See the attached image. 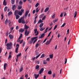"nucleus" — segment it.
<instances>
[{
    "label": "nucleus",
    "instance_id": "6e6d98bb",
    "mask_svg": "<svg viewBox=\"0 0 79 79\" xmlns=\"http://www.w3.org/2000/svg\"><path fill=\"white\" fill-rule=\"evenodd\" d=\"M56 27H57V25H56L55 26V27L54 28V30H55V29H56Z\"/></svg>",
    "mask_w": 79,
    "mask_h": 79
},
{
    "label": "nucleus",
    "instance_id": "1a4fd4ad",
    "mask_svg": "<svg viewBox=\"0 0 79 79\" xmlns=\"http://www.w3.org/2000/svg\"><path fill=\"white\" fill-rule=\"evenodd\" d=\"M16 8V5H14L12 7V10H13V11H15Z\"/></svg>",
    "mask_w": 79,
    "mask_h": 79
},
{
    "label": "nucleus",
    "instance_id": "412c9836",
    "mask_svg": "<svg viewBox=\"0 0 79 79\" xmlns=\"http://www.w3.org/2000/svg\"><path fill=\"white\" fill-rule=\"evenodd\" d=\"M39 68H40V67L38 65H37L35 66V69H39Z\"/></svg>",
    "mask_w": 79,
    "mask_h": 79
},
{
    "label": "nucleus",
    "instance_id": "cd10ccee",
    "mask_svg": "<svg viewBox=\"0 0 79 79\" xmlns=\"http://www.w3.org/2000/svg\"><path fill=\"white\" fill-rule=\"evenodd\" d=\"M49 56H50V58H51V59H52L53 57V54H52V55H50Z\"/></svg>",
    "mask_w": 79,
    "mask_h": 79
},
{
    "label": "nucleus",
    "instance_id": "f03ea898",
    "mask_svg": "<svg viewBox=\"0 0 79 79\" xmlns=\"http://www.w3.org/2000/svg\"><path fill=\"white\" fill-rule=\"evenodd\" d=\"M34 31L35 32V35H37L38 34H39V31H37V29H35L34 30Z\"/></svg>",
    "mask_w": 79,
    "mask_h": 79
},
{
    "label": "nucleus",
    "instance_id": "473e14b6",
    "mask_svg": "<svg viewBox=\"0 0 79 79\" xmlns=\"http://www.w3.org/2000/svg\"><path fill=\"white\" fill-rule=\"evenodd\" d=\"M21 55V53H20L19 54L17 55L16 56L17 58V59L18 58V57H19V56H20Z\"/></svg>",
    "mask_w": 79,
    "mask_h": 79
},
{
    "label": "nucleus",
    "instance_id": "7c9ffc66",
    "mask_svg": "<svg viewBox=\"0 0 79 79\" xmlns=\"http://www.w3.org/2000/svg\"><path fill=\"white\" fill-rule=\"evenodd\" d=\"M19 70H20V72H22V71H23V67H21L20 68V69H19Z\"/></svg>",
    "mask_w": 79,
    "mask_h": 79
},
{
    "label": "nucleus",
    "instance_id": "393cba45",
    "mask_svg": "<svg viewBox=\"0 0 79 79\" xmlns=\"http://www.w3.org/2000/svg\"><path fill=\"white\" fill-rule=\"evenodd\" d=\"M39 41L37 42V43L36 44L35 47L37 48L39 47Z\"/></svg>",
    "mask_w": 79,
    "mask_h": 79
},
{
    "label": "nucleus",
    "instance_id": "a211bd4d",
    "mask_svg": "<svg viewBox=\"0 0 79 79\" xmlns=\"http://www.w3.org/2000/svg\"><path fill=\"white\" fill-rule=\"evenodd\" d=\"M19 49V47H17L16 48L15 50V52L17 53H18V49Z\"/></svg>",
    "mask_w": 79,
    "mask_h": 79
},
{
    "label": "nucleus",
    "instance_id": "3c124183",
    "mask_svg": "<svg viewBox=\"0 0 79 79\" xmlns=\"http://www.w3.org/2000/svg\"><path fill=\"white\" fill-rule=\"evenodd\" d=\"M56 75V74H55V73H54L53 74L52 76H53V78H54V77H55Z\"/></svg>",
    "mask_w": 79,
    "mask_h": 79
},
{
    "label": "nucleus",
    "instance_id": "6e6552de",
    "mask_svg": "<svg viewBox=\"0 0 79 79\" xmlns=\"http://www.w3.org/2000/svg\"><path fill=\"white\" fill-rule=\"evenodd\" d=\"M19 13V11L18 10H15V15H18Z\"/></svg>",
    "mask_w": 79,
    "mask_h": 79
},
{
    "label": "nucleus",
    "instance_id": "a19ab883",
    "mask_svg": "<svg viewBox=\"0 0 79 79\" xmlns=\"http://www.w3.org/2000/svg\"><path fill=\"white\" fill-rule=\"evenodd\" d=\"M48 74H52V71H51V70L49 71L48 72Z\"/></svg>",
    "mask_w": 79,
    "mask_h": 79
},
{
    "label": "nucleus",
    "instance_id": "7ed1b4c3",
    "mask_svg": "<svg viewBox=\"0 0 79 79\" xmlns=\"http://www.w3.org/2000/svg\"><path fill=\"white\" fill-rule=\"evenodd\" d=\"M44 68H42L40 69V70L39 71V74H42V73H43V72L44 71Z\"/></svg>",
    "mask_w": 79,
    "mask_h": 79
},
{
    "label": "nucleus",
    "instance_id": "49530a36",
    "mask_svg": "<svg viewBox=\"0 0 79 79\" xmlns=\"http://www.w3.org/2000/svg\"><path fill=\"white\" fill-rule=\"evenodd\" d=\"M25 77H26V79H27L28 77V74H26Z\"/></svg>",
    "mask_w": 79,
    "mask_h": 79
},
{
    "label": "nucleus",
    "instance_id": "c85d7f7f",
    "mask_svg": "<svg viewBox=\"0 0 79 79\" xmlns=\"http://www.w3.org/2000/svg\"><path fill=\"white\" fill-rule=\"evenodd\" d=\"M48 27H47V28H46L44 32V33H46V32H48V31H47V30H48Z\"/></svg>",
    "mask_w": 79,
    "mask_h": 79
},
{
    "label": "nucleus",
    "instance_id": "0e129e2a",
    "mask_svg": "<svg viewBox=\"0 0 79 79\" xmlns=\"http://www.w3.org/2000/svg\"><path fill=\"white\" fill-rule=\"evenodd\" d=\"M35 10H34L33 11L32 13L33 14H35Z\"/></svg>",
    "mask_w": 79,
    "mask_h": 79
},
{
    "label": "nucleus",
    "instance_id": "4d7b16f0",
    "mask_svg": "<svg viewBox=\"0 0 79 79\" xmlns=\"http://www.w3.org/2000/svg\"><path fill=\"white\" fill-rule=\"evenodd\" d=\"M46 60L48 61H50V58H48L46 59Z\"/></svg>",
    "mask_w": 79,
    "mask_h": 79
},
{
    "label": "nucleus",
    "instance_id": "c9c22d12",
    "mask_svg": "<svg viewBox=\"0 0 79 79\" xmlns=\"http://www.w3.org/2000/svg\"><path fill=\"white\" fill-rule=\"evenodd\" d=\"M13 14V13L11 11H10L8 13V16H10V15H12Z\"/></svg>",
    "mask_w": 79,
    "mask_h": 79
},
{
    "label": "nucleus",
    "instance_id": "a878e982",
    "mask_svg": "<svg viewBox=\"0 0 79 79\" xmlns=\"http://www.w3.org/2000/svg\"><path fill=\"white\" fill-rule=\"evenodd\" d=\"M43 23V21L41 20V19H40L38 21V24H39V23Z\"/></svg>",
    "mask_w": 79,
    "mask_h": 79
},
{
    "label": "nucleus",
    "instance_id": "8fccbe9b",
    "mask_svg": "<svg viewBox=\"0 0 79 79\" xmlns=\"http://www.w3.org/2000/svg\"><path fill=\"white\" fill-rule=\"evenodd\" d=\"M66 63H67V59L66 58H65L64 64H66Z\"/></svg>",
    "mask_w": 79,
    "mask_h": 79
},
{
    "label": "nucleus",
    "instance_id": "4c0bfd02",
    "mask_svg": "<svg viewBox=\"0 0 79 79\" xmlns=\"http://www.w3.org/2000/svg\"><path fill=\"white\" fill-rule=\"evenodd\" d=\"M21 8H22V6H18V10H21Z\"/></svg>",
    "mask_w": 79,
    "mask_h": 79
},
{
    "label": "nucleus",
    "instance_id": "f704fd0d",
    "mask_svg": "<svg viewBox=\"0 0 79 79\" xmlns=\"http://www.w3.org/2000/svg\"><path fill=\"white\" fill-rule=\"evenodd\" d=\"M8 8V7L7 6H6L4 8V11L6 12V10H7V9Z\"/></svg>",
    "mask_w": 79,
    "mask_h": 79
},
{
    "label": "nucleus",
    "instance_id": "9b49d317",
    "mask_svg": "<svg viewBox=\"0 0 79 79\" xmlns=\"http://www.w3.org/2000/svg\"><path fill=\"white\" fill-rule=\"evenodd\" d=\"M19 32H21V33L23 32L24 31V29H23V28H21L20 30H19Z\"/></svg>",
    "mask_w": 79,
    "mask_h": 79
},
{
    "label": "nucleus",
    "instance_id": "bf43d9fd",
    "mask_svg": "<svg viewBox=\"0 0 79 79\" xmlns=\"http://www.w3.org/2000/svg\"><path fill=\"white\" fill-rule=\"evenodd\" d=\"M57 21H58V19H56L55 20L53 21V22H54V23H55V22H56Z\"/></svg>",
    "mask_w": 79,
    "mask_h": 79
},
{
    "label": "nucleus",
    "instance_id": "6ab92c4d",
    "mask_svg": "<svg viewBox=\"0 0 79 79\" xmlns=\"http://www.w3.org/2000/svg\"><path fill=\"white\" fill-rule=\"evenodd\" d=\"M76 16H77V11H75L74 13V18H76Z\"/></svg>",
    "mask_w": 79,
    "mask_h": 79
},
{
    "label": "nucleus",
    "instance_id": "c03bdc74",
    "mask_svg": "<svg viewBox=\"0 0 79 79\" xmlns=\"http://www.w3.org/2000/svg\"><path fill=\"white\" fill-rule=\"evenodd\" d=\"M33 42L34 41H32V40H30V42H29V43L30 44H32V43H33Z\"/></svg>",
    "mask_w": 79,
    "mask_h": 79
},
{
    "label": "nucleus",
    "instance_id": "c756f323",
    "mask_svg": "<svg viewBox=\"0 0 79 79\" xmlns=\"http://www.w3.org/2000/svg\"><path fill=\"white\" fill-rule=\"evenodd\" d=\"M18 15H20V16H21V15H23V13H22V12H21V11L19 12Z\"/></svg>",
    "mask_w": 79,
    "mask_h": 79
},
{
    "label": "nucleus",
    "instance_id": "5701e85b",
    "mask_svg": "<svg viewBox=\"0 0 79 79\" xmlns=\"http://www.w3.org/2000/svg\"><path fill=\"white\" fill-rule=\"evenodd\" d=\"M15 2V0H11V3L12 5H13Z\"/></svg>",
    "mask_w": 79,
    "mask_h": 79
},
{
    "label": "nucleus",
    "instance_id": "72a5a7b5",
    "mask_svg": "<svg viewBox=\"0 0 79 79\" xmlns=\"http://www.w3.org/2000/svg\"><path fill=\"white\" fill-rule=\"evenodd\" d=\"M44 16V14H42L40 16V19Z\"/></svg>",
    "mask_w": 79,
    "mask_h": 79
},
{
    "label": "nucleus",
    "instance_id": "423d86ee",
    "mask_svg": "<svg viewBox=\"0 0 79 79\" xmlns=\"http://www.w3.org/2000/svg\"><path fill=\"white\" fill-rule=\"evenodd\" d=\"M23 18L21 17L20 19H19L18 20V22L19 23H22V20H23Z\"/></svg>",
    "mask_w": 79,
    "mask_h": 79
},
{
    "label": "nucleus",
    "instance_id": "ddd939ff",
    "mask_svg": "<svg viewBox=\"0 0 79 79\" xmlns=\"http://www.w3.org/2000/svg\"><path fill=\"white\" fill-rule=\"evenodd\" d=\"M28 13H29V11H26L25 14V17H27V15H28Z\"/></svg>",
    "mask_w": 79,
    "mask_h": 79
},
{
    "label": "nucleus",
    "instance_id": "0eeeda50",
    "mask_svg": "<svg viewBox=\"0 0 79 79\" xmlns=\"http://www.w3.org/2000/svg\"><path fill=\"white\" fill-rule=\"evenodd\" d=\"M34 76H35V79H37L38 77L39 76V74L38 75H36V74H35L34 75Z\"/></svg>",
    "mask_w": 79,
    "mask_h": 79
},
{
    "label": "nucleus",
    "instance_id": "2f4dec72",
    "mask_svg": "<svg viewBox=\"0 0 79 79\" xmlns=\"http://www.w3.org/2000/svg\"><path fill=\"white\" fill-rule=\"evenodd\" d=\"M22 37H23V34H21L20 35V36L19 38V39H21V38H22Z\"/></svg>",
    "mask_w": 79,
    "mask_h": 79
},
{
    "label": "nucleus",
    "instance_id": "5fc2aeb1",
    "mask_svg": "<svg viewBox=\"0 0 79 79\" xmlns=\"http://www.w3.org/2000/svg\"><path fill=\"white\" fill-rule=\"evenodd\" d=\"M66 23H64V24L62 25L61 26V27H64V26H65V24Z\"/></svg>",
    "mask_w": 79,
    "mask_h": 79
},
{
    "label": "nucleus",
    "instance_id": "de8ad7c7",
    "mask_svg": "<svg viewBox=\"0 0 79 79\" xmlns=\"http://www.w3.org/2000/svg\"><path fill=\"white\" fill-rule=\"evenodd\" d=\"M55 14H54V15L52 16V19L55 18Z\"/></svg>",
    "mask_w": 79,
    "mask_h": 79
},
{
    "label": "nucleus",
    "instance_id": "e2e57ef3",
    "mask_svg": "<svg viewBox=\"0 0 79 79\" xmlns=\"http://www.w3.org/2000/svg\"><path fill=\"white\" fill-rule=\"evenodd\" d=\"M37 40H35L34 41V42H33V44H35V42H37Z\"/></svg>",
    "mask_w": 79,
    "mask_h": 79
},
{
    "label": "nucleus",
    "instance_id": "79ce46f5",
    "mask_svg": "<svg viewBox=\"0 0 79 79\" xmlns=\"http://www.w3.org/2000/svg\"><path fill=\"white\" fill-rule=\"evenodd\" d=\"M9 26H12V24H11V22H10V23H9Z\"/></svg>",
    "mask_w": 79,
    "mask_h": 79
},
{
    "label": "nucleus",
    "instance_id": "603ef678",
    "mask_svg": "<svg viewBox=\"0 0 79 79\" xmlns=\"http://www.w3.org/2000/svg\"><path fill=\"white\" fill-rule=\"evenodd\" d=\"M46 18V16H44L43 18H42V20H44V19H45V18Z\"/></svg>",
    "mask_w": 79,
    "mask_h": 79
},
{
    "label": "nucleus",
    "instance_id": "4468645a",
    "mask_svg": "<svg viewBox=\"0 0 79 79\" xmlns=\"http://www.w3.org/2000/svg\"><path fill=\"white\" fill-rule=\"evenodd\" d=\"M48 10H49V7H46L44 10V12H46L47 11H48Z\"/></svg>",
    "mask_w": 79,
    "mask_h": 79
},
{
    "label": "nucleus",
    "instance_id": "864d4df0",
    "mask_svg": "<svg viewBox=\"0 0 79 79\" xmlns=\"http://www.w3.org/2000/svg\"><path fill=\"white\" fill-rule=\"evenodd\" d=\"M25 41H24L23 43L22 47H24V45H25Z\"/></svg>",
    "mask_w": 79,
    "mask_h": 79
},
{
    "label": "nucleus",
    "instance_id": "aec40b11",
    "mask_svg": "<svg viewBox=\"0 0 79 79\" xmlns=\"http://www.w3.org/2000/svg\"><path fill=\"white\" fill-rule=\"evenodd\" d=\"M7 66V64L6 63H5L4 64V70H5V69H6V66Z\"/></svg>",
    "mask_w": 79,
    "mask_h": 79
},
{
    "label": "nucleus",
    "instance_id": "338daca9",
    "mask_svg": "<svg viewBox=\"0 0 79 79\" xmlns=\"http://www.w3.org/2000/svg\"><path fill=\"white\" fill-rule=\"evenodd\" d=\"M63 13H62L61 14H60V17H62V16H63Z\"/></svg>",
    "mask_w": 79,
    "mask_h": 79
},
{
    "label": "nucleus",
    "instance_id": "f257e3e1",
    "mask_svg": "<svg viewBox=\"0 0 79 79\" xmlns=\"http://www.w3.org/2000/svg\"><path fill=\"white\" fill-rule=\"evenodd\" d=\"M12 44L11 42L7 43L6 44L7 50H10V49H11V48H12Z\"/></svg>",
    "mask_w": 79,
    "mask_h": 79
},
{
    "label": "nucleus",
    "instance_id": "a18cd8bd",
    "mask_svg": "<svg viewBox=\"0 0 79 79\" xmlns=\"http://www.w3.org/2000/svg\"><path fill=\"white\" fill-rule=\"evenodd\" d=\"M39 5V4L38 3H36L35 5V7H37Z\"/></svg>",
    "mask_w": 79,
    "mask_h": 79
},
{
    "label": "nucleus",
    "instance_id": "13d9d810",
    "mask_svg": "<svg viewBox=\"0 0 79 79\" xmlns=\"http://www.w3.org/2000/svg\"><path fill=\"white\" fill-rule=\"evenodd\" d=\"M10 58H11V55H10L9 56V57H8L9 60H10Z\"/></svg>",
    "mask_w": 79,
    "mask_h": 79
},
{
    "label": "nucleus",
    "instance_id": "39448f33",
    "mask_svg": "<svg viewBox=\"0 0 79 79\" xmlns=\"http://www.w3.org/2000/svg\"><path fill=\"white\" fill-rule=\"evenodd\" d=\"M29 31H27V30H26L25 32V35H26V36H27V35H29Z\"/></svg>",
    "mask_w": 79,
    "mask_h": 79
},
{
    "label": "nucleus",
    "instance_id": "dca6fc26",
    "mask_svg": "<svg viewBox=\"0 0 79 79\" xmlns=\"http://www.w3.org/2000/svg\"><path fill=\"white\" fill-rule=\"evenodd\" d=\"M9 37L10 39H13V36L12 35H9Z\"/></svg>",
    "mask_w": 79,
    "mask_h": 79
},
{
    "label": "nucleus",
    "instance_id": "37998d69",
    "mask_svg": "<svg viewBox=\"0 0 79 79\" xmlns=\"http://www.w3.org/2000/svg\"><path fill=\"white\" fill-rule=\"evenodd\" d=\"M40 56V54L39 55L36 57V59H37V58H38Z\"/></svg>",
    "mask_w": 79,
    "mask_h": 79
},
{
    "label": "nucleus",
    "instance_id": "09e8293b",
    "mask_svg": "<svg viewBox=\"0 0 79 79\" xmlns=\"http://www.w3.org/2000/svg\"><path fill=\"white\" fill-rule=\"evenodd\" d=\"M51 33H52V31H51L49 33L47 37H49L50 35V34H51Z\"/></svg>",
    "mask_w": 79,
    "mask_h": 79
},
{
    "label": "nucleus",
    "instance_id": "20e7f679",
    "mask_svg": "<svg viewBox=\"0 0 79 79\" xmlns=\"http://www.w3.org/2000/svg\"><path fill=\"white\" fill-rule=\"evenodd\" d=\"M10 20H8V19H7L6 21H5V24L6 25L7 24V23H10Z\"/></svg>",
    "mask_w": 79,
    "mask_h": 79
},
{
    "label": "nucleus",
    "instance_id": "69168bd1",
    "mask_svg": "<svg viewBox=\"0 0 79 79\" xmlns=\"http://www.w3.org/2000/svg\"><path fill=\"white\" fill-rule=\"evenodd\" d=\"M49 44H48V41H47L46 43V45H48Z\"/></svg>",
    "mask_w": 79,
    "mask_h": 79
},
{
    "label": "nucleus",
    "instance_id": "4be33fe9",
    "mask_svg": "<svg viewBox=\"0 0 79 79\" xmlns=\"http://www.w3.org/2000/svg\"><path fill=\"white\" fill-rule=\"evenodd\" d=\"M22 24H25V23H26V22H25V21L24 20V19L23 18L22 20Z\"/></svg>",
    "mask_w": 79,
    "mask_h": 79
},
{
    "label": "nucleus",
    "instance_id": "58836bf2",
    "mask_svg": "<svg viewBox=\"0 0 79 79\" xmlns=\"http://www.w3.org/2000/svg\"><path fill=\"white\" fill-rule=\"evenodd\" d=\"M44 56H45V54H43L40 57V58H44Z\"/></svg>",
    "mask_w": 79,
    "mask_h": 79
},
{
    "label": "nucleus",
    "instance_id": "f3484780",
    "mask_svg": "<svg viewBox=\"0 0 79 79\" xmlns=\"http://www.w3.org/2000/svg\"><path fill=\"white\" fill-rule=\"evenodd\" d=\"M16 16V19H18L19 18V17H20L19 15H15Z\"/></svg>",
    "mask_w": 79,
    "mask_h": 79
},
{
    "label": "nucleus",
    "instance_id": "b1692460",
    "mask_svg": "<svg viewBox=\"0 0 79 79\" xmlns=\"http://www.w3.org/2000/svg\"><path fill=\"white\" fill-rule=\"evenodd\" d=\"M3 5L6 6V1L5 0H4L3 2Z\"/></svg>",
    "mask_w": 79,
    "mask_h": 79
},
{
    "label": "nucleus",
    "instance_id": "ea45409f",
    "mask_svg": "<svg viewBox=\"0 0 79 79\" xmlns=\"http://www.w3.org/2000/svg\"><path fill=\"white\" fill-rule=\"evenodd\" d=\"M22 3H23V2L20 1L19 3V5H22Z\"/></svg>",
    "mask_w": 79,
    "mask_h": 79
},
{
    "label": "nucleus",
    "instance_id": "bb28decb",
    "mask_svg": "<svg viewBox=\"0 0 79 79\" xmlns=\"http://www.w3.org/2000/svg\"><path fill=\"white\" fill-rule=\"evenodd\" d=\"M44 26V23H41L40 24L39 26V27L40 28L42 27V26Z\"/></svg>",
    "mask_w": 79,
    "mask_h": 79
},
{
    "label": "nucleus",
    "instance_id": "052dcab7",
    "mask_svg": "<svg viewBox=\"0 0 79 79\" xmlns=\"http://www.w3.org/2000/svg\"><path fill=\"white\" fill-rule=\"evenodd\" d=\"M47 63L45 62V61H44L43 62V64H47Z\"/></svg>",
    "mask_w": 79,
    "mask_h": 79
},
{
    "label": "nucleus",
    "instance_id": "e433bc0d",
    "mask_svg": "<svg viewBox=\"0 0 79 79\" xmlns=\"http://www.w3.org/2000/svg\"><path fill=\"white\" fill-rule=\"evenodd\" d=\"M39 10L40 9H39V7H37L36 9V13H38L39 11Z\"/></svg>",
    "mask_w": 79,
    "mask_h": 79
},
{
    "label": "nucleus",
    "instance_id": "f8f14e48",
    "mask_svg": "<svg viewBox=\"0 0 79 79\" xmlns=\"http://www.w3.org/2000/svg\"><path fill=\"white\" fill-rule=\"evenodd\" d=\"M29 27L27 25L25 24L24 29H27Z\"/></svg>",
    "mask_w": 79,
    "mask_h": 79
},
{
    "label": "nucleus",
    "instance_id": "2eb2a0df",
    "mask_svg": "<svg viewBox=\"0 0 79 79\" xmlns=\"http://www.w3.org/2000/svg\"><path fill=\"white\" fill-rule=\"evenodd\" d=\"M37 36L33 37L31 38V40L32 41H34V40H35V39H37Z\"/></svg>",
    "mask_w": 79,
    "mask_h": 79
},
{
    "label": "nucleus",
    "instance_id": "680f3d73",
    "mask_svg": "<svg viewBox=\"0 0 79 79\" xmlns=\"http://www.w3.org/2000/svg\"><path fill=\"white\" fill-rule=\"evenodd\" d=\"M21 12H22V13H24V10L23 9H21Z\"/></svg>",
    "mask_w": 79,
    "mask_h": 79
},
{
    "label": "nucleus",
    "instance_id": "9d476101",
    "mask_svg": "<svg viewBox=\"0 0 79 79\" xmlns=\"http://www.w3.org/2000/svg\"><path fill=\"white\" fill-rule=\"evenodd\" d=\"M45 33H44H44L43 34L40 36V39H42V38H44V37H45Z\"/></svg>",
    "mask_w": 79,
    "mask_h": 79
},
{
    "label": "nucleus",
    "instance_id": "774afa93",
    "mask_svg": "<svg viewBox=\"0 0 79 79\" xmlns=\"http://www.w3.org/2000/svg\"><path fill=\"white\" fill-rule=\"evenodd\" d=\"M1 16H2V19H3V15H1Z\"/></svg>",
    "mask_w": 79,
    "mask_h": 79
}]
</instances>
